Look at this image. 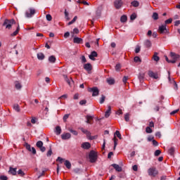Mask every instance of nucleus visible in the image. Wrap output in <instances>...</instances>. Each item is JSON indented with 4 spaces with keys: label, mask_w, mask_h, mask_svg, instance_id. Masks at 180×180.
<instances>
[{
    "label": "nucleus",
    "mask_w": 180,
    "mask_h": 180,
    "mask_svg": "<svg viewBox=\"0 0 180 180\" xmlns=\"http://www.w3.org/2000/svg\"><path fill=\"white\" fill-rule=\"evenodd\" d=\"M15 24H16V21H15V20L6 19L3 23V26H5L6 29L11 30L12 29V25H15Z\"/></svg>",
    "instance_id": "obj_1"
},
{
    "label": "nucleus",
    "mask_w": 180,
    "mask_h": 180,
    "mask_svg": "<svg viewBox=\"0 0 180 180\" xmlns=\"http://www.w3.org/2000/svg\"><path fill=\"white\" fill-rule=\"evenodd\" d=\"M148 174L152 178H155V176L158 175V171L157 170V168L155 167H152L148 169Z\"/></svg>",
    "instance_id": "obj_2"
},
{
    "label": "nucleus",
    "mask_w": 180,
    "mask_h": 180,
    "mask_svg": "<svg viewBox=\"0 0 180 180\" xmlns=\"http://www.w3.org/2000/svg\"><path fill=\"white\" fill-rule=\"evenodd\" d=\"M36 13V9L33 8H30L25 11L26 18H33L34 15Z\"/></svg>",
    "instance_id": "obj_3"
},
{
    "label": "nucleus",
    "mask_w": 180,
    "mask_h": 180,
    "mask_svg": "<svg viewBox=\"0 0 180 180\" xmlns=\"http://www.w3.org/2000/svg\"><path fill=\"white\" fill-rule=\"evenodd\" d=\"M89 160L90 162H96V160H98V155L94 150H91L89 153Z\"/></svg>",
    "instance_id": "obj_4"
},
{
    "label": "nucleus",
    "mask_w": 180,
    "mask_h": 180,
    "mask_svg": "<svg viewBox=\"0 0 180 180\" xmlns=\"http://www.w3.org/2000/svg\"><path fill=\"white\" fill-rule=\"evenodd\" d=\"M88 91L93 93L92 96H98L99 95V89L96 86L88 88Z\"/></svg>",
    "instance_id": "obj_5"
},
{
    "label": "nucleus",
    "mask_w": 180,
    "mask_h": 180,
    "mask_svg": "<svg viewBox=\"0 0 180 180\" xmlns=\"http://www.w3.org/2000/svg\"><path fill=\"white\" fill-rule=\"evenodd\" d=\"M170 56L172 57V64H175L176 62L178 61V60H179V55L174 53V52H171L170 53Z\"/></svg>",
    "instance_id": "obj_6"
},
{
    "label": "nucleus",
    "mask_w": 180,
    "mask_h": 180,
    "mask_svg": "<svg viewBox=\"0 0 180 180\" xmlns=\"http://www.w3.org/2000/svg\"><path fill=\"white\" fill-rule=\"evenodd\" d=\"M148 75L150 78H153L154 79H158L159 78L158 73L154 72L152 70H149Z\"/></svg>",
    "instance_id": "obj_7"
},
{
    "label": "nucleus",
    "mask_w": 180,
    "mask_h": 180,
    "mask_svg": "<svg viewBox=\"0 0 180 180\" xmlns=\"http://www.w3.org/2000/svg\"><path fill=\"white\" fill-rule=\"evenodd\" d=\"M114 5L116 9H120L123 5V1H122V0H115Z\"/></svg>",
    "instance_id": "obj_8"
},
{
    "label": "nucleus",
    "mask_w": 180,
    "mask_h": 180,
    "mask_svg": "<svg viewBox=\"0 0 180 180\" xmlns=\"http://www.w3.org/2000/svg\"><path fill=\"white\" fill-rule=\"evenodd\" d=\"M84 68L87 71L88 74H91V71H92V65H91V63H86L84 65Z\"/></svg>",
    "instance_id": "obj_9"
},
{
    "label": "nucleus",
    "mask_w": 180,
    "mask_h": 180,
    "mask_svg": "<svg viewBox=\"0 0 180 180\" xmlns=\"http://www.w3.org/2000/svg\"><path fill=\"white\" fill-rule=\"evenodd\" d=\"M81 147L84 150H89V148H91V143L89 142H84L82 143Z\"/></svg>",
    "instance_id": "obj_10"
},
{
    "label": "nucleus",
    "mask_w": 180,
    "mask_h": 180,
    "mask_svg": "<svg viewBox=\"0 0 180 180\" xmlns=\"http://www.w3.org/2000/svg\"><path fill=\"white\" fill-rule=\"evenodd\" d=\"M62 140H69L71 139V134L70 133H64L61 135Z\"/></svg>",
    "instance_id": "obj_11"
},
{
    "label": "nucleus",
    "mask_w": 180,
    "mask_h": 180,
    "mask_svg": "<svg viewBox=\"0 0 180 180\" xmlns=\"http://www.w3.org/2000/svg\"><path fill=\"white\" fill-rule=\"evenodd\" d=\"M95 57H98V53H96V51H94L89 56V58H90V60H92L93 61H95Z\"/></svg>",
    "instance_id": "obj_12"
},
{
    "label": "nucleus",
    "mask_w": 180,
    "mask_h": 180,
    "mask_svg": "<svg viewBox=\"0 0 180 180\" xmlns=\"http://www.w3.org/2000/svg\"><path fill=\"white\" fill-rule=\"evenodd\" d=\"M112 167L117 171V172H122V167L119 166V165L117 164H112Z\"/></svg>",
    "instance_id": "obj_13"
},
{
    "label": "nucleus",
    "mask_w": 180,
    "mask_h": 180,
    "mask_svg": "<svg viewBox=\"0 0 180 180\" xmlns=\"http://www.w3.org/2000/svg\"><path fill=\"white\" fill-rule=\"evenodd\" d=\"M165 30H167V25H163L159 27V29H158L159 33L162 34L164 33V32H165Z\"/></svg>",
    "instance_id": "obj_14"
},
{
    "label": "nucleus",
    "mask_w": 180,
    "mask_h": 180,
    "mask_svg": "<svg viewBox=\"0 0 180 180\" xmlns=\"http://www.w3.org/2000/svg\"><path fill=\"white\" fill-rule=\"evenodd\" d=\"M108 110L105 113V117H109L110 116V114L112 113V107H110V105H108Z\"/></svg>",
    "instance_id": "obj_15"
},
{
    "label": "nucleus",
    "mask_w": 180,
    "mask_h": 180,
    "mask_svg": "<svg viewBox=\"0 0 180 180\" xmlns=\"http://www.w3.org/2000/svg\"><path fill=\"white\" fill-rule=\"evenodd\" d=\"M73 43H76L77 44H81V43H82V39L79 37H75L73 39Z\"/></svg>",
    "instance_id": "obj_16"
},
{
    "label": "nucleus",
    "mask_w": 180,
    "mask_h": 180,
    "mask_svg": "<svg viewBox=\"0 0 180 180\" xmlns=\"http://www.w3.org/2000/svg\"><path fill=\"white\" fill-rule=\"evenodd\" d=\"M168 74H169L168 79H169V82H174L176 89H178V84H176L175 80L171 79V76L169 75V72H168Z\"/></svg>",
    "instance_id": "obj_17"
},
{
    "label": "nucleus",
    "mask_w": 180,
    "mask_h": 180,
    "mask_svg": "<svg viewBox=\"0 0 180 180\" xmlns=\"http://www.w3.org/2000/svg\"><path fill=\"white\" fill-rule=\"evenodd\" d=\"M16 168H13L12 167H11L9 168V174H11V175H16Z\"/></svg>",
    "instance_id": "obj_18"
},
{
    "label": "nucleus",
    "mask_w": 180,
    "mask_h": 180,
    "mask_svg": "<svg viewBox=\"0 0 180 180\" xmlns=\"http://www.w3.org/2000/svg\"><path fill=\"white\" fill-rule=\"evenodd\" d=\"M19 30H20V27L19 26V24H18L17 29L13 33L11 34V37L17 36L18 33H19Z\"/></svg>",
    "instance_id": "obj_19"
},
{
    "label": "nucleus",
    "mask_w": 180,
    "mask_h": 180,
    "mask_svg": "<svg viewBox=\"0 0 180 180\" xmlns=\"http://www.w3.org/2000/svg\"><path fill=\"white\" fill-rule=\"evenodd\" d=\"M56 58L54 56H51L49 58V63H51L52 64H54V63H56Z\"/></svg>",
    "instance_id": "obj_20"
},
{
    "label": "nucleus",
    "mask_w": 180,
    "mask_h": 180,
    "mask_svg": "<svg viewBox=\"0 0 180 180\" xmlns=\"http://www.w3.org/2000/svg\"><path fill=\"white\" fill-rule=\"evenodd\" d=\"M144 46L147 47V49H150L151 47V41L147 39L144 42Z\"/></svg>",
    "instance_id": "obj_21"
},
{
    "label": "nucleus",
    "mask_w": 180,
    "mask_h": 180,
    "mask_svg": "<svg viewBox=\"0 0 180 180\" xmlns=\"http://www.w3.org/2000/svg\"><path fill=\"white\" fill-rule=\"evenodd\" d=\"M37 57L38 58V60H44V53H38L37 55Z\"/></svg>",
    "instance_id": "obj_22"
},
{
    "label": "nucleus",
    "mask_w": 180,
    "mask_h": 180,
    "mask_svg": "<svg viewBox=\"0 0 180 180\" xmlns=\"http://www.w3.org/2000/svg\"><path fill=\"white\" fill-rule=\"evenodd\" d=\"M131 5L134 6V8H138V6L140 5V3L135 0L131 2Z\"/></svg>",
    "instance_id": "obj_23"
},
{
    "label": "nucleus",
    "mask_w": 180,
    "mask_h": 180,
    "mask_svg": "<svg viewBox=\"0 0 180 180\" xmlns=\"http://www.w3.org/2000/svg\"><path fill=\"white\" fill-rule=\"evenodd\" d=\"M153 59L154 60V61H156V62L160 61V57L158 56V53L157 52L154 53Z\"/></svg>",
    "instance_id": "obj_24"
},
{
    "label": "nucleus",
    "mask_w": 180,
    "mask_h": 180,
    "mask_svg": "<svg viewBox=\"0 0 180 180\" xmlns=\"http://www.w3.org/2000/svg\"><path fill=\"white\" fill-rule=\"evenodd\" d=\"M13 108L15 112H20V107L19 106V104H14Z\"/></svg>",
    "instance_id": "obj_25"
},
{
    "label": "nucleus",
    "mask_w": 180,
    "mask_h": 180,
    "mask_svg": "<svg viewBox=\"0 0 180 180\" xmlns=\"http://www.w3.org/2000/svg\"><path fill=\"white\" fill-rule=\"evenodd\" d=\"M107 82L109 85H113V84H115V79L108 78V79H107Z\"/></svg>",
    "instance_id": "obj_26"
},
{
    "label": "nucleus",
    "mask_w": 180,
    "mask_h": 180,
    "mask_svg": "<svg viewBox=\"0 0 180 180\" xmlns=\"http://www.w3.org/2000/svg\"><path fill=\"white\" fill-rule=\"evenodd\" d=\"M86 123H89V124H91V120H94V117L91 115H86Z\"/></svg>",
    "instance_id": "obj_27"
},
{
    "label": "nucleus",
    "mask_w": 180,
    "mask_h": 180,
    "mask_svg": "<svg viewBox=\"0 0 180 180\" xmlns=\"http://www.w3.org/2000/svg\"><path fill=\"white\" fill-rule=\"evenodd\" d=\"M120 21L122 22V23H124L126 22H127V15H122L121 18H120Z\"/></svg>",
    "instance_id": "obj_28"
},
{
    "label": "nucleus",
    "mask_w": 180,
    "mask_h": 180,
    "mask_svg": "<svg viewBox=\"0 0 180 180\" xmlns=\"http://www.w3.org/2000/svg\"><path fill=\"white\" fill-rule=\"evenodd\" d=\"M56 133L58 136L61 134V127H60V126L56 127Z\"/></svg>",
    "instance_id": "obj_29"
},
{
    "label": "nucleus",
    "mask_w": 180,
    "mask_h": 180,
    "mask_svg": "<svg viewBox=\"0 0 180 180\" xmlns=\"http://www.w3.org/2000/svg\"><path fill=\"white\" fill-rule=\"evenodd\" d=\"M112 140L114 141V150H116V146H117V141H119V140L116 138L115 136H114Z\"/></svg>",
    "instance_id": "obj_30"
},
{
    "label": "nucleus",
    "mask_w": 180,
    "mask_h": 180,
    "mask_svg": "<svg viewBox=\"0 0 180 180\" xmlns=\"http://www.w3.org/2000/svg\"><path fill=\"white\" fill-rule=\"evenodd\" d=\"M81 131H82V133H84V134H86V136H91V132H89V131L84 129V128H81Z\"/></svg>",
    "instance_id": "obj_31"
},
{
    "label": "nucleus",
    "mask_w": 180,
    "mask_h": 180,
    "mask_svg": "<svg viewBox=\"0 0 180 180\" xmlns=\"http://www.w3.org/2000/svg\"><path fill=\"white\" fill-rule=\"evenodd\" d=\"M15 86L16 89H22V84L19 83V82H15Z\"/></svg>",
    "instance_id": "obj_32"
},
{
    "label": "nucleus",
    "mask_w": 180,
    "mask_h": 180,
    "mask_svg": "<svg viewBox=\"0 0 180 180\" xmlns=\"http://www.w3.org/2000/svg\"><path fill=\"white\" fill-rule=\"evenodd\" d=\"M65 165L66 168H68V169H70L71 168V162H70V161L68 160L65 161Z\"/></svg>",
    "instance_id": "obj_33"
},
{
    "label": "nucleus",
    "mask_w": 180,
    "mask_h": 180,
    "mask_svg": "<svg viewBox=\"0 0 180 180\" xmlns=\"http://www.w3.org/2000/svg\"><path fill=\"white\" fill-rule=\"evenodd\" d=\"M77 19H78V17L76 15L74 17V18L72 19V20H71L70 22H68V26L72 25V23H75V22L77 21Z\"/></svg>",
    "instance_id": "obj_34"
},
{
    "label": "nucleus",
    "mask_w": 180,
    "mask_h": 180,
    "mask_svg": "<svg viewBox=\"0 0 180 180\" xmlns=\"http://www.w3.org/2000/svg\"><path fill=\"white\" fill-rule=\"evenodd\" d=\"M77 19H78V17L76 15L74 17V18L72 19V20H71L70 22H68V26L72 25V23H75V22L77 21Z\"/></svg>",
    "instance_id": "obj_35"
},
{
    "label": "nucleus",
    "mask_w": 180,
    "mask_h": 180,
    "mask_svg": "<svg viewBox=\"0 0 180 180\" xmlns=\"http://www.w3.org/2000/svg\"><path fill=\"white\" fill-rule=\"evenodd\" d=\"M152 18L153 19V20H158V13H153V15H152Z\"/></svg>",
    "instance_id": "obj_36"
},
{
    "label": "nucleus",
    "mask_w": 180,
    "mask_h": 180,
    "mask_svg": "<svg viewBox=\"0 0 180 180\" xmlns=\"http://www.w3.org/2000/svg\"><path fill=\"white\" fill-rule=\"evenodd\" d=\"M124 120H125V122H129L130 120V114L129 113H126L124 115Z\"/></svg>",
    "instance_id": "obj_37"
},
{
    "label": "nucleus",
    "mask_w": 180,
    "mask_h": 180,
    "mask_svg": "<svg viewBox=\"0 0 180 180\" xmlns=\"http://www.w3.org/2000/svg\"><path fill=\"white\" fill-rule=\"evenodd\" d=\"M168 153L169 154H170V155H174V153H175V149L174 148H170L168 150Z\"/></svg>",
    "instance_id": "obj_38"
},
{
    "label": "nucleus",
    "mask_w": 180,
    "mask_h": 180,
    "mask_svg": "<svg viewBox=\"0 0 180 180\" xmlns=\"http://www.w3.org/2000/svg\"><path fill=\"white\" fill-rule=\"evenodd\" d=\"M115 135L117 136L120 140H122V134H120V131H116Z\"/></svg>",
    "instance_id": "obj_39"
},
{
    "label": "nucleus",
    "mask_w": 180,
    "mask_h": 180,
    "mask_svg": "<svg viewBox=\"0 0 180 180\" xmlns=\"http://www.w3.org/2000/svg\"><path fill=\"white\" fill-rule=\"evenodd\" d=\"M134 63H141V59H140V57L135 56L134 58Z\"/></svg>",
    "instance_id": "obj_40"
},
{
    "label": "nucleus",
    "mask_w": 180,
    "mask_h": 180,
    "mask_svg": "<svg viewBox=\"0 0 180 180\" xmlns=\"http://www.w3.org/2000/svg\"><path fill=\"white\" fill-rule=\"evenodd\" d=\"M37 147H38V148H40V147L43 146V141H38L37 142V144H36Z\"/></svg>",
    "instance_id": "obj_41"
},
{
    "label": "nucleus",
    "mask_w": 180,
    "mask_h": 180,
    "mask_svg": "<svg viewBox=\"0 0 180 180\" xmlns=\"http://www.w3.org/2000/svg\"><path fill=\"white\" fill-rule=\"evenodd\" d=\"M121 68H122V65H120V63H118L115 65L116 71H117V72L120 71Z\"/></svg>",
    "instance_id": "obj_42"
},
{
    "label": "nucleus",
    "mask_w": 180,
    "mask_h": 180,
    "mask_svg": "<svg viewBox=\"0 0 180 180\" xmlns=\"http://www.w3.org/2000/svg\"><path fill=\"white\" fill-rule=\"evenodd\" d=\"M105 99H106V97L103 95L101 96V98H100V103L102 104L105 102Z\"/></svg>",
    "instance_id": "obj_43"
},
{
    "label": "nucleus",
    "mask_w": 180,
    "mask_h": 180,
    "mask_svg": "<svg viewBox=\"0 0 180 180\" xmlns=\"http://www.w3.org/2000/svg\"><path fill=\"white\" fill-rule=\"evenodd\" d=\"M139 81H143L144 79V73L139 74Z\"/></svg>",
    "instance_id": "obj_44"
},
{
    "label": "nucleus",
    "mask_w": 180,
    "mask_h": 180,
    "mask_svg": "<svg viewBox=\"0 0 180 180\" xmlns=\"http://www.w3.org/2000/svg\"><path fill=\"white\" fill-rule=\"evenodd\" d=\"M146 133H148V134L153 133V129H151V128L150 127H147L146 128Z\"/></svg>",
    "instance_id": "obj_45"
},
{
    "label": "nucleus",
    "mask_w": 180,
    "mask_h": 180,
    "mask_svg": "<svg viewBox=\"0 0 180 180\" xmlns=\"http://www.w3.org/2000/svg\"><path fill=\"white\" fill-rule=\"evenodd\" d=\"M46 20L49 21V22H51V20L53 19V18L51 17V15L50 14H47L46 16Z\"/></svg>",
    "instance_id": "obj_46"
},
{
    "label": "nucleus",
    "mask_w": 180,
    "mask_h": 180,
    "mask_svg": "<svg viewBox=\"0 0 180 180\" xmlns=\"http://www.w3.org/2000/svg\"><path fill=\"white\" fill-rule=\"evenodd\" d=\"M165 25H169V23H172V18H169L165 21Z\"/></svg>",
    "instance_id": "obj_47"
},
{
    "label": "nucleus",
    "mask_w": 180,
    "mask_h": 180,
    "mask_svg": "<svg viewBox=\"0 0 180 180\" xmlns=\"http://www.w3.org/2000/svg\"><path fill=\"white\" fill-rule=\"evenodd\" d=\"M69 131H70V133H72V134H74V136H78V131H77L74 129H69Z\"/></svg>",
    "instance_id": "obj_48"
},
{
    "label": "nucleus",
    "mask_w": 180,
    "mask_h": 180,
    "mask_svg": "<svg viewBox=\"0 0 180 180\" xmlns=\"http://www.w3.org/2000/svg\"><path fill=\"white\" fill-rule=\"evenodd\" d=\"M70 117V114H65L64 116H63V122H67V119H68Z\"/></svg>",
    "instance_id": "obj_49"
},
{
    "label": "nucleus",
    "mask_w": 180,
    "mask_h": 180,
    "mask_svg": "<svg viewBox=\"0 0 180 180\" xmlns=\"http://www.w3.org/2000/svg\"><path fill=\"white\" fill-rule=\"evenodd\" d=\"M136 18H137V15H136V13H133L130 16L131 20H134V19H136Z\"/></svg>",
    "instance_id": "obj_50"
},
{
    "label": "nucleus",
    "mask_w": 180,
    "mask_h": 180,
    "mask_svg": "<svg viewBox=\"0 0 180 180\" xmlns=\"http://www.w3.org/2000/svg\"><path fill=\"white\" fill-rule=\"evenodd\" d=\"M160 154H161V150H156L155 151V157H158V155H160Z\"/></svg>",
    "instance_id": "obj_51"
},
{
    "label": "nucleus",
    "mask_w": 180,
    "mask_h": 180,
    "mask_svg": "<svg viewBox=\"0 0 180 180\" xmlns=\"http://www.w3.org/2000/svg\"><path fill=\"white\" fill-rule=\"evenodd\" d=\"M129 79V77L127 76H124L122 79V82H124V84H126V82H127V80Z\"/></svg>",
    "instance_id": "obj_52"
},
{
    "label": "nucleus",
    "mask_w": 180,
    "mask_h": 180,
    "mask_svg": "<svg viewBox=\"0 0 180 180\" xmlns=\"http://www.w3.org/2000/svg\"><path fill=\"white\" fill-rule=\"evenodd\" d=\"M53 154V150H51V149H50L48 152H47V157H51V155Z\"/></svg>",
    "instance_id": "obj_53"
},
{
    "label": "nucleus",
    "mask_w": 180,
    "mask_h": 180,
    "mask_svg": "<svg viewBox=\"0 0 180 180\" xmlns=\"http://www.w3.org/2000/svg\"><path fill=\"white\" fill-rule=\"evenodd\" d=\"M141 47L139 46H136L135 49V53H140Z\"/></svg>",
    "instance_id": "obj_54"
},
{
    "label": "nucleus",
    "mask_w": 180,
    "mask_h": 180,
    "mask_svg": "<svg viewBox=\"0 0 180 180\" xmlns=\"http://www.w3.org/2000/svg\"><path fill=\"white\" fill-rule=\"evenodd\" d=\"M18 174V175H21V176H23V175H25V173L23 172V171H22V169H19Z\"/></svg>",
    "instance_id": "obj_55"
},
{
    "label": "nucleus",
    "mask_w": 180,
    "mask_h": 180,
    "mask_svg": "<svg viewBox=\"0 0 180 180\" xmlns=\"http://www.w3.org/2000/svg\"><path fill=\"white\" fill-rule=\"evenodd\" d=\"M132 169H134V171L136 172L139 170V167L137 166V165H134L133 167H132Z\"/></svg>",
    "instance_id": "obj_56"
},
{
    "label": "nucleus",
    "mask_w": 180,
    "mask_h": 180,
    "mask_svg": "<svg viewBox=\"0 0 180 180\" xmlns=\"http://www.w3.org/2000/svg\"><path fill=\"white\" fill-rule=\"evenodd\" d=\"M56 161H59L60 164H63V161H64V159H63L61 157H58L56 160Z\"/></svg>",
    "instance_id": "obj_57"
},
{
    "label": "nucleus",
    "mask_w": 180,
    "mask_h": 180,
    "mask_svg": "<svg viewBox=\"0 0 180 180\" xmlns=\"http://www.w3.org/2000/svg\"><path fill=\"white\" fill-rule=\"evenodd\" d=\"M1 180H8V176L2 175L0 176Z\"/></svg>",
    "instance_id": "obj_58"
},
{
    "label": "nucleus",
    "mask_w": 180,
    "mask_h": 180,
    "mask_svg": "<svg viewBox=\"0 0 180 180\" xmlns=\"http://www.w3.org/2000/svg\"><path fill=\"white\" fill-rule=\"evenodd\" d=\"M67 82H68V85H71V84H74V80H72V79H70L67 80Z\"/></svg>",
    "instance_id": "obj_59"
},
{
    "label": "nucleus",
    "mask_w": 180,
    "mask_h": 180,
    "mask_svg": "<svg viewBox=\"0 0 180 180\" xmlns=\"http://www.w3.org/2000/svg\"><path fill=\"white\" fill-rule=\"evenodd\" d=\"M39 150L40 151H41V153H44V151H46V147L42 146L41 147L39 148Z\"/></svg>",
    "instance_id": "obj_60"
},
{
    "label": "nucleus",
    "mask_w": 180,
    "mask_h": 180,
    "mask_svg": "<svg viewBox=\"0 0 180 180\" xmlns=\"http://www.w3.org/2000/svg\"><path fill=\"white\" fill-rule=\"evenodd\" d=\"M81 60L82 63H86V58H85V56H82Z\"/></svg>",
    "instance_id": "obj_61"
},
{
    "label": "nucleus",
    "mask_w": 180,
    "mask_h": 180,
    "mask_svg": "<svg viewBox=\"0 0 180 180\" xmlns=\"http://www.w3.org/2000/svg\"><path fill=\"white\" fill-rule=\"evenodd\" d=\"M86 103V100H82L79 101V105H85Z\"/></svg>",
    "instance_id": "obj_62"
},
{
    "label": "nucleus",
    "mask_w": 180,
    "mask_h": 180,
    "mask_svg": "<svg viewBox=\"0 0 180 180\" xmlns=\"http://www.w3.org/2000/svg\"><path fill=\"white\" fill-rule=\"evenodd\" d=\"M116 115H123V111H122V110L120 109L116 112Z\"/></svg>",
    "instance_id": "obj_63"
},
{
    "label": "nucleus",
    "mask_w": 180,
    "mask_h": 180,
    "mask_svg": "<svg viewBox=\"0 0 180 180\" xmlns=\"http://www.w3.org/2000/svg\"><path fill=\"white\" fill-rule=\"evenodd\" d=\"M36 120H37L36 117H32L31 120V123H32V124H35Z\"/></svg>",
    "instance_id": "obj_64"
}]
</instances>
